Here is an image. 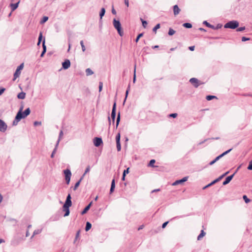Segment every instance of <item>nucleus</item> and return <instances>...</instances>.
<instances>
[{
    "label": "nucleus",
    "instance_id": "dca6fc26",
    "mask_svg": "<svg viewBox=\"0 0 252 252\" xmlns=\"http://www.w3.org/2000/svg\"><path fill=\"white\" fill-rule=\"evenodd\" d=\"M115 188V179H113L112 181V182H111V188H110V194L112 193L114 191Z\"/></svg>",
    "mask_w": 252,
    "mask_h": 252
},
{
    "label": "nucleus",
    "instance_id": "bb28decb",
    "mask_svg": "<svg viewBox=\"0 0 252 252\" xmlns=\"http://www.w3.org/2000/svg\"><path fill=\"white\" fill-rule=\"evenodd\" d=\"M183 26L187 29H190L192 28V25L189 23H185L183 24Z\"/></svg>",
    "mask_w": 252,
    "mask_h": 252
},
{
    "label": "nucleus",
    "instance_id": "393cba45",
    "mask_svg": "<svg viewBox=\"0 0 252 252\" xmlns=\"http://www.w3.org/2000/svg\"><path fill=\"white\" fill-rule=\"evenodd\" d=\"M91 227H92V224L90 222L87 221L86 222V224L85 230L86 231H88L91 228Z\"/></svg>",
    "mask_w": 252,
    "mask_h": 252
},
{
    "label": "nucleus",
    "instance_id": "0eeeda50",
    "mask_svg": "<svg viewBox=\"0 0 252 252\" xmlns=\"http://www.w3.org/2000/svg\"><path fill=\"white\" fill-rule=\"evenodd\" d=\"M64 174L65 175V180L66 181V183L68 185L70 181V178L71 176V172L70 170L68 169H66L63 171Z\"/></svg>",
    "mask_w": 252,
    "mask_h": 252
},
{
    "label": "nucleus",
    "instance_id": "c9c22d12",
    "mask_svg": "<svg viewBox=\"0 0 252 252\" xmlns=\"http://www.w3.org/2000/svg\"><path fill=\"white\" fill-rule=\"evenodd\" d=\"M143 36V33H139L137 36L136 37L135 40V41L136 42H137L138 41V40H139L140 38H141V37H142Z\"/></svg>",
    "mask_w": 252,
    "mask_h": 252
},
{
    "label": "nucleus",
    "instance_id": "4be33fe9",
    "mask_svg": "<svg viewBox=\"0 0 252 252\" xmlns=\"http://www.w3.org/2000/svg\"><path fill=\"white\" fill-rule=\"evenodd\" d=\"M121 119V115L120 112H119L117 115V119H116V128H118V126L119 125Z\"/></svg>",
    "mask_w": 252,
    "mask_h": 252
},
{
    "label": "nucleus",
    "instance_id": "a19ab883",
    "mask_svg": "<svg viewBox=\"0 0 252 252\" xmlns=\"http://www.w3.org/2000/svg\"><path fill=\"white\" fill-rule=\"evenodd\" d=\"M141 20L143 26L144 28H146V26L148 24L147 22L146 21H145V20H143L142 18H141Z\"/></svg>",
    "mask_w": 252,
    "mask_h": 252
},
{
    "label": "nucleus",
    "instance_id": "338daca9",
    "mask_svg": "<svg viewBox=\"0 0 252 252\" xmlns=\"http://www.w3.org/2000/svg\"><path fill=\"white\" fill-rule=\"evenodd\" d=\"M224 156L223 153H222L221 154H220V155H219V156L217 157L218 158H219V159H220V158H221L222 157H223Z\"/></svg>",
    "mask_w": 252,
    "mask_h": 252
},
{
    "label": "nucleus",
    "instance_id": "9b49d317",
    "mask_svg": "<svg viewBox=\"0 0 252 252\" xmlns=\"http://www.w3.org/2000/svg\"><path fill=\"white\" fill-rule=\"evenodd\" d=\"M189 82L191 83L195 88H197L200 85L199 80L195 78H191L190 79Z\"/></svg>",
    "mask_w": 252,
    "mask_h": 252
},
{
    "label": "nucleus",
    "instance_id": "bf43d9fd",
    "mask_svg": "<svg viewBox=\"0 0 252 252\" xmlns=\"http://www.w3.org/2000/svg\"><path fill=\"white\" fill-rule=\"evenodd\" d=\"M128 90H126V96H125V100H124V102L126 101V99L127 98V95L128 94Z\"/></svg>",
    "mask_w": 252,
    "mask_h": 252
},
{
    "label": "nucleus",
    "instance_id": "5fc2aeb1",
    "mask_svg": "<svg viewBox=\"0 0 252 252\" xmlns=\"http://www.w3.org/2000/svg\"><path fill=\"white\" fill-rule=\"evenodd\" d=\"M5 90V89L4 88L1 87L0 88V95H1L4 93Z\"/></svg>",
    "mask_w": 252,
    "mask_h": 252
},
{
    "label": "nucleus",
    "instance_id": "9d476101",
    "mask_svg": "<svg viewBox=\"0 0 252 252\" xmlns=\"http://www.w3.org/2000/svg\"><path fill=\"white\" fill-rule=\"evenodd\" d=\"M102 143V138L100 137H96L94 139V144L95 147H99Z\"/></svg>",
    "mask_w": 252,
    "mask_h": 252
},
{
    "label": "nucleus",
    "instance_id": "473e14b6",
    "mask_svg": "<svg viewBox=\"0 0 252 252\" xmlns=\"http://www.w3.org/2000/svg\"><path fill=\"white\" fill-rule=\"evenodd\" d=\"M38 39V43H37V45H39V44H40L41 41H42V34L41 32H40Z\"/></svg>",
    "mask_w": 252,
    "mask_h": 252
},
{
    "label": "nucleus",
    "instance_id": "20e7f679",
    "mask_svg": "<svg viewBox=\"0 0 252 252\" xmlns=\"http://www.w3.org/2000/svg\"><path fill=\"white\" fill-rule=\"evenodd\" d=\"M113 24L114 28L117 30L119 34L121 36H122L124 34V32L122 30L121 24L119 20H117L116 19H114Z\"/></svg>",
    "mask_w": 252,
    "mask_h": 252
},
{
    "label": "nucleus",
    "instance_id": "6ab92c4d",
    "mask_svg": "<svg viewBox=\"0 0 252 252\" xmlns=\"http://www.w3.org/2000/svg\"><path fill=\"white\" fill-rule=\"evenodd\" d=\"M25 96H26V94L25 93H24L23 92H22L18 94L17 95V97L19 99H23L25 98Z\"/></svg>",
    "mask_w": 252,
    "mask_h": 252
},
{
    "label": "nucleus",
    "instance_id": "c756f323",
    "mask_svg": "<svg viewBox=\"0 0 252 252\" xmlns=\"http://www.w3.org/2000/svg\"><path fill=\"white\" fill-rule=\"evenodd\" d=\"M58 145H57V144H56L55 145V147L54 148V149L53 150L52 154H51V157L52 158H53L54 157V155L56 153V151H57V148H58Z\"/></svg>",
    "mask_w": 252,
    "mask_h": 252
},
{
    "label": "nucleus",
    "instance_id": "a878e982",
    "mask_svg": "<svg viewBox=\"0 0 252 252\" xmlns=\"http://www.w3.org/2000/svg\"><path fill=\"white\" fill-rule=\"evenodd\" d=\"M206 234V233L204 231V230H202L200 234L197 237V240H200L203 237H204Z\"/></svg>",
    "mask_w": 252,
    "mask_h": 252
},
{
    "label": "nucleus",
    "instance_id": "7ed1b4c3",
    "mask_svg": "<svg viewBox=\"0 0 252 252\" xmlns=\"http://www.w3.org/2000/svg\"><path fill=\"white\" fill-rule=\"evenodd\" d=\"M116 102H115L113 105L112 110L111 114V118L109 116H108V117L109 126H110L111 125V118L112 119L113 125L114 124L115 120V118H116Z\"/></svg>",
    "mask_w": 252,
    "mask_h": 252
},
{
    "label": "nucleus",
    "instance_id": "2f4dec72",
    "mask_svg": "<svg viewBox=\"0 0 252 252\" xmlns=\"http://www.w3.org/2000/svg\"><path fill=\"white\" fill-rule=\"evenodd\" d=\"M175 33V31H174L172 28H169V31H168V35H173Z\"/></svg>",
    "mask_w": 252,
    "mask_h": 252
},
{
    "label": "nucleus",
    "instance_id": "1a4fd4ad",
    "mask_svg": "<svg viewBox=\"0 0 252 252\" xmlns=\"http://www.w3.org/2000/svg\"><path fill=\"white\" fill-rule=\"evenodd\" d=\"M188 178L189 177L188 176H186V177H184L182 179L176 180V181H175L174 183H172V186H176L179 184H182L184 183V182H186L188 180Z\"/></svg>",
    "mask_w": 252,
    "mask_h": 252
},
{
    "label": "nucleus",
    "instance_id": "39448f33",
    "mask_svg": "<svg viewBox=\"0 0 252 252\" xmlns=\"http://www.w3.org/2000/svg\"><path fill=\"white\" fill-rule=\"evenodd\" d=\"M239 23L237 21L232 20L228 22L224 25L225 29H235L239 26Z\"/></svg>",
    "mask_w": 252,
    "mask_h": 252
},
{
    "label": "nucleus",
    "instance_id": "b1692460",
    "mask_svg": "<svg viewBox=\"0 0 252 252\" xmlns=\"http://www.w3.org/2000/svg\"><path fill=\"white\" fill-rule=\"evenodd\" d=\"M105 13V9L104 8H102L100 10V13H99V16L100 19H101L103 17V16L104 15Z\"/></svg>",
    "mask_w": 252,
    "mask_h": 252
},
{
    "label": "nucleus",
    "instance_id": "49530a36",
    "mask_svg": "<svg viewBox=\"0 0 252 252\" xmlns=\"http://www.w3.org/2000/svg\"><path fill=\"white\" fill-rule=\"evenodd\" d=\"M247 168L250 170H252V160L249 162V164Z\"/></svg>",
    "mask_w": 252,
    "mask_h": 252
},
{
    "label": "nucleus",
    "instance_id": "2eb2a0df",
    "mask_svg": "<svg viewBox=\"0 0 252 252\" xmlns=\"http://www.w3.org/2000/svg\"><path fill=\"white\" fill-rule=\"evenodd\" d=\"M180 11V9L177 5H175L173 6V12L175 16L177 15Z\"/></svg>",
    "mask_w": 252,
    "mask_h": 252
},
{
    "label": "nucleus",
    "instance_id": "680f3d73",
    "mask_svg": "<svg viewBox=\"0 0 252 252\" xmlns=\"http://www.w3.org/2000/svg\"><path fill=\"white\" fill-rule=\"evenodd\" d=\"M194 46H190L189 47V50L191 51H194Z\"/></svg>",
    "mask_w": 252,
    "mask_h": 252
},
{
    "label": "nucleus",
    "instance_id": "a18cd8bd",
    "mask_svg": "<svg viewBox=\"0 0 252 252\" xmlns=\"http://www.w3.org/2000/svg\"><path fill=\"white\" fill-rule=\"evenodd\" d=\"M103 87V83L102 82H99V92H101L102 91Z\"/></svg>",
    "mask_w": 252,
    "mask_h": 252
},
{
    "label": "nucleus",
    "instance_id": "13d9d810",
    "mask_svg": "<svg viewBox=\"0 0 252 252\" xmlns=\"http://www.w3.org/2000/svg\"><path fill=\"white\" fill-rule=\"evenodd\" d=\"M90 167H89V166H88V167L86 169L85 171V173H84V175H83L82 176H83V177H84V176L85 175V174L86 173H87V172H88L90 171Z\"/></svg>",
    "mask_w": 252,
    "mask_h": 252
},
{
    "label": "nucleus",
    "instance_id": "a211bd4d",
    "mask_svg": "<svg viewBox=\"0 0 252 252\" xmlns=\"http://www.w3.org/2000/svg\"><path fill=\"white\" fill-rule=\"evenodd\" d=\"M83 176H82V177L80 179V180L79 181H78L75 183V186H74V187L73 188L74 190H75L77 189V188L79 187V186L80 185V183H81L82 180L83 179Z\"/></svg>",
    "mask_w": 252,
    "mask_h": 252
},
{
    "label": "nucleus",
    "instance_id": "ddd939ff",
    "mask_svg": "<svg viewBox=\"0 0 252 252\" xmlns=\"http://www.w3.org/2000/svg\"><path fill=\"white\" fill-rule=\"evenodd\" d=\"M234 176V174H233L232 175H230V176H227L225 180L223 182V185H226L227 184H228L231 181V180L232 179V178H233Z\"/></svg>",
    "mask_w": 252,
    "mask_h": 252
},
{
    "label": "nucleus",
    "instance_id": "412c9836",
    "mask_svg": "<svg viewBox=\"0 0 252 252\" xmlns=\"http://www.w3.org/2000/svg\"><path fill=\"white\" fill-rule=\"evenodd\" d=\"M42 230V228H38L37 229H35L33 233H32V237L36 235H37L41 232Z\"/></svg>",
    "mask_w": 252,
    "mask_h": 252
},
{
    "label": "nucleus",
    "instance_id": "c03bdc74",
    "mask_svg": "<svg viewBox=\"0 0 252 252\" xmlns=\"http://www.w3.org/2000/svg\"><path fill=\"white\" fill-rule=\"evenodd\" d=\"M135 71H136V64H135V65H134V75H133V83H135V82L136 81Z\"/></svg>",
    "mask_w": 252,
    "mask_h": 252
},
{
    "label": "nucleus",
    "instance_id": "c85d7f7f",
    "mask_svg": "<svg viewBox=\"0 0 252 252\" xmlns=\"http://www.w3.org/2000/svg\"><path fill=\"white\" fill-rule=\"evenodd\" d=\"M217 182V180H216V179L215 180H214L213 181H212L211 183H210V184H209L208 185H207V186H205L204 188H203V189H205L207 188H208L209 187H210L212 185H213L214 184H215V183H216Z\"/></svg>",
    "mask_w": 252,
    "mask_h": 252
},
{
    "label": "nucleus",
    "instance_id": "ea45409f",
    "mask_svg": "<svg viewBox=\"0 0 252 252\" xmlns=\"http://www.w3.org/2000/svg\"><path fill=\"white\" fill-rule=\"evenodd\" d=\"M219 158H218L217 157H216L213 160H212V161H211L209 164L210 165H212L213 164H214L216 162H217L218 160H219Z\"/></svg>",
    "mask_w": 252,
    "mask_h": 252
},
{
    "label": "nucleus",
    "instance_id": "603ef678",
    "mask_svg": "<svg viewBox=\"0 0 252 252\" xmlns=\"http://www.w3.org/2000/svg\"><path fill=\"white\" fill-rule=\"evenodd\" d=\"M203 24L206 25L208 28H210V26L211 25V24L209 23H208L207 21H204Z\"/></svg>",
    "mask_w": 252,
    "mask_h": 252
},
{
    "label": "nucleus",
    "instance_id": "f8f14e48",
    "mask_svg": "<svg viewBox=\"0 0 252 252\" xmlns=\"http://www.w3.org/2000/svg\"><path fill=\"white\" fill-rule=\"evenodd\" d=\"M70 66V62L68 59H66L62 63V67L64 69H67Z\"/></svg>",
    "mask_w": 252,
    "mask_h": 252
},
{
    "label": "nucleus",
    "instance_id": "79ce46f5",
    "mask_svg": "<svg viewBox=\"0 0 252 252\" xmlns=\"http://www.w3.org/2000/svg\"><path fill=\"white\" fill-rule=\"evenodd\" d=\"M246 29L245 27H241L240 28H237L236 29L237 32H242L245 30Z\"/></svg>",
    "mask_w": 252,
    "mask_h": 252
},
{
    "label": "nucleus",
    "instance_id": "8fccbe9b",
    "mask_svg": "<svg viewBox=\"0 0 252 252\" xmlns=\"http://www.w3.org/2000/svg\"><path fill=\"white\" fill-rule=\"evenodd\" d=\"M129 168H127L123 172V175L126 176V174H128L129 173Z\"/></svg>",
    "mask_w": 252,
    "mask_h": 252
},
{
    "label": "nucleus",
    "instance_id": "0e129e2a",
    "mask_svg": "<svg viewBox=\"0 0 252 252\" xmlns=\"http://www.w3.org/2000/svg\"><path fill=\"white\" fill-rule=\"evenodd\" d=\"M112 13L114 15H116V11L114 9V8H113L112 9Z\"/></svg>",
    "mask_w": 252,
    "mask_h": 252
},
{
    "label": "nucleus",
    "instance_id": "052dcab7",
    "mask_svg": "<svg viewBox=\"0 0 252 252\" xmlns=\"http://www.w3.org/2000/svg\"><path fill=\"white\" fill-rule=\"evenodd\" d=\"M222 27V25L220 24H218L217 26L215 27L216 30H218L220 29Z\"/></svg>",
    "mask_w": 252,
    "mask_h": 252
},
{
    "label": "nucleus",
    "instance_id": "e433bc0d",
    "mask_svg": "<svg viewBox=\"0 0 252 252\" xmlns=\"http://www.w3.org/2000/svg\"><path fill=\"white\" fill-rule=\"evenodd\" d=\"M120 139H121V134H120V133L119 132L116 136V142H120Z\"/></svg>",
    "mask_w": 252,
    "mask_h": 252
},
{
    "label": "nucleus",
    "instance_id": "f3484780",
    "mask_svg": "<svg viewBox=\"0 0 252 252\" xmlns=\"http://www.w3.org/2000/svg\"><path fill=\"white\" fill-rule=\"evenodd\" d=\"M19 2H18L15 3H11L10 4V7L12 11L15 10L18 6Z\"/></svg>",
    "mask_w": 252,
    "mask_h": 252
},
{
    "label": "nucleus",
    "instance_id": "7c9ffc66",
    "mask_svg": "<svg viewBox=\"0 0 252 252\" xmlns=\"http://www.w3.org/2000/svg\"><path fill=\"white\" fill-rule=\"evenodd\" d=\"M243 198L244 200L246 203H248L251 201V200L248 198L246 195H244L243 196Z\"/></svg>",
    "mask_w": 252,
    "mask_h": 252
},
{
    "label": "nucleus",
    "instance_id": "cd10ccee",
    "mask_svg": "<svg viewBox=\"0 0 252 252\" xmlns=\"http://www.w3.org/2000/svg\"><path fill=\"white\" fill-rule=\"evenodd\" d=\"M206 98L207 100L210 101L214 98H217V96L215 95H208L206 96Z\"/></svg>",
    "mask_w": 252,
    "mask_h": 252
},
{
    "label": "nucleus",
    "instance_id": "3c124183",
    "mask_svg": "<svg viewBox=\"0 0 252 252\" xmlns=\"http://www.w3.org/2000/svg\"><path fill=\"white\" fill-rule=\"evenodd\" d=\"M250 39H251L250 38L246 37L245 36H243L242 37V41L243 42L250 40Z\"/></svg>",
    "mask_w": 252,
    "mask_h": 252
},
{
    "label": "nucleus",
    "instance_id": "aec40b11",
    "mask_svg": "<svg viewBox=\"0 0 252 252\" xmlns=\"http://www.w3.org/2000/svg\"><path fill=\"white\" fill-rule=\"evenodd\" d=\"M63 130H61L60 133H59V138H58V139L57 141V143L56 144H57V145H59V143H60V141H61V140L62 139V137L63 136Z\"/></svg>",
    "mask_w": 252,
    "mask_h": 252
},
{
    "label": "nucleus",
    "instance_id": "6e6552de",
    "mask_svg": "<svg viewBox=\"0 0 252 252\" xmlns=\"http://www.w3.org/2000/svg\"><path fill=\"white\" fill-rule=\"evenodd\" d=\"M7 128V126L6 123L2 120L0 119V131L4 132Z\"/></svg>",
    "mask_w": 252,
    "mask_h": 252
},
{
    "label": "nucleus",
    "instance_id": "72a5a7b5",
    "mask_svg": "<svg viewBox=\"0 0 252 252\" xmlns=\"http://www.w3.org/2000/svg\"><path fill=\"white\" fill-rule=\"evenodd\" d=\"M116 147L118 151H120L121 150V145L120 142H116Z\"/></svg>",
    "mask_w": 252,
    "mask_h": 252
},
{
    "label": "nucleus",
    "instance_id": "4d7b16f0",
    "mask_svg": "<svg viewBox=\"0 0 252 252\" xmlns=\"http://www.w3.org/2000/svg\"><path fill=\"white\" fill-rule=\"evenodd\" d=\"M231 150H232V149H230L226 151L225 152H223V154L224 156L225 155H226V154H228Z\"/></svg>",
    "mask_w": 252,
    "mask_h": 252
},
{
    "label": "nucleus",
    "instance_id": "09e8293b",
    "mask_svg": "<svg viewBox=\"0 0 252 252\" xmlns=\"http://www.w3.org/2000/svg\"><path fill=\"white\" fill-rule=\"evenodd\" d=\"M177 116V113H172V114H170L169 115V117H172V118H176Z\"/></svg>",
    "mask_w": 252,
    "mask_h": 252
},
{
    "label": "nucleus",
    "instance_id": "37998d69",
    "mask_svg": "<svg viewBox=\"0 0 252 252\" xmlns=\"http://www.w3.org/2000/svg\"><path fill=\"white\" fill-rule=\"evenodd\" d=\"M156 161L155 159H151L150 161V162L149 163V165L150 166H152V167H153L154 166V164L155 163Z\"/></svg>",
    "mask_w": 252,
    "mask_h": 252
},
{
    "label": "nucleus",
    "instance_id": "4c0bfd02",
    "mask_svg": "<svg viewBox=\"0 0 252 252\" xmlns=\"http://www.w3.org/2000/svg\"><path fill=\"white\" fill-rule=\"evenodd\" d=\"M42 47H43V51L46 52V47L45 45V40L44 38L42 41Z\"/></svg>",
    "mask_w": 252,
    "mask_h": 252
},
{
    "label": "nucleus",
    "instance_id": "de8ad7c7",
    "mask_svg": "<svg viewBox=\"0 0 252 252\" xmlns=\"http://www.w3.org/2000/svg\"><path fill=\"white\" fill-rule=\"evenodd\" d=\"M41 125V122L35 121L33 123V125L35 126H40Z\"/></svg>",
    "mask_w": 252,
    "mask_h": 252
},
{
    "label": "nucleus",
    "instance_id": "f03ea898",
    "mask_svg": "<svg viewBox=\"0 0 252 252\" xmlns=\"http://www.w3.org/2000/svg\"><path fill=\"white\" fill-rule=\"evenodd\" d=\"M72 205L71 196V194L69 193L67 195L66 200L63 205V211L65 212L64 217L68 216L69 215L70 211L69 207Z\"/></svg>",
    "mask_w": 252,
    "mask_h": 252
},
{
    "label": "nucleus",
    "instance_id": "6e6d98bb",
    "mask_svg": "<svg viewBox=\"0 0 252 252\" xmlns=\"http://www.w3.org/2000/svg\"><path fill=\"white\" fill-rule=\"evenodd\" d=\"M169 221H165L164 222L162 225V228H164L167 225V224L168 223Z\"/></svg>",
    "mask_w": 252,
    "mask_h": 252
},
{
    "label": "nucleus",
    "instance_id": "58836bf2",
    "mask_svg": "<svg viewBox=\"0 0 252 252\" xmlns=\"http://www.w3.org/2000/svg\"><path fill=\"white\" fill-rule=\"evenodd\" d=\"M160 28V24H158L157 25H156V26L153 28V31L154 32H156L157 30L158 29Z\"/></svg>",
    "mask_w": 252,
    "mask_h": 252
},
{
    "label": "nucleus",
    "instance_id": "864d4df0",
    "mask_svg": "<svg viewBox=\"0 0 252 252\" xmlns=\"http://www.w3.org/2000/svg\"><path fill=\"white\" fill-rule=\"evenodd\" d=\"M225 176V175L222 174L220 176L219 178L216 179L217 180V182L220 181L222 178H223Z\"/></svg>",
    "mask_w": 252,
    "mask_h": 252
},
{
    "label": "nucleus",
    "instance_id": "774afa93",
    "mask_svg": "<svg viewBox=\"0 0 252 252\" xmlns=\"http://www.w3.org/2000/svg\"><path fill=\"white\" fill-rule=\"evenodd\" d=\"M81 48H82V51L85 52L86 50V48H85V45H83L82 46H81Z\"/></svg>",
    "mask_w": 252,
    "mask_h": 252
},
{
    "label": "nucleus",
    "instance_id": "423d86ee",
    "mask_svg": "<svg viewBox=\"0 0 252 252\" xmlns=\"http://www.w3.org/2000/svg\"><path fill=\"white\" fill-rule=\"evenodd\" d=\"M24 67V63H21L20 65L18 66L17 68L15 73H14V77L13 80H15L18 77H19L21 74V70L23 69Z\"/></svg>",
    "mask_w": 252,
    "mask_h": 252
},
{
    "label": "nucleus",
    "instance_id": "e2e57ef3",
    "mask_svg": "<svg viewBox=\"0 0 252 252\" xmlns=\"http://www.w3.org/2000/svg\"><path fill=\"white\" fill-rule=\"evenodd\" d=\"M125 4L128 7L129 6L128 0H124Z\"/></svg>",
    "mask_w": 252,
    "mask_h": 252
},
{
    "label": "nucleus",
    "instance_id": "69168bd1",
    "mask_svg": "<svg viewBox=\"0 0 252 252\" xmlns=\"http://www.w3.org/2000/svg\"><path fill=\"white\" fill-rule=\"evenodd\" d=\"M198 30L200 31H202V32H206V30L205 29H204V28H199L198 29Z\"/></svg>",
    "mask_w": 252,
    "mask_h": 252
},
{
    "label": "nucleus",
    "instance_id": "5701e85b",
    "mask_svg": "<svg viewBox=\"0 0 252 252\" xmlns=\"http://www.w3.org/2000/svg\"><path fill=\"white\" fill-rule=\"evenodd\" d=\"M86 73L87 76H90L94 74L93 71L90 68H88L86 69Z\"/></svg>",
    "mask_w": 252,
    "mask_h": 252
},
{
    "label": "nucleus",
    "instance_id": "f704fd0d",
    "mask_svg": "<svg viewBox=\"0 0 252 252\" xmlns=\"http://www.w3.org/2000/svg\"><path fill=\"white\" fill-rule=\"evenodd\" d=\"M48 20V17L47 16H44L42 19L40 21V24H43L45 23Z\"/></svg>",
    "mask_w": 252,
    "mask_h": 252
},
{
    "label": "nucleus",
    "instance_id": "4468645a",
    "mask_svg": "<svg viewBox=\"0 0 252 252\" xmlns=\"http://www.w3.org/2000/svg\"><path fill=\"white\" fill-rule=\"evenodd\" d=\"M92 204V202H91L87 206L85 207V208L84 209V210L81 212V215H84L86 214L89 210L90 209L91 206Z\"/></svg>",
    "mask_w": 252,
    "mask_h": 252
},
{
    "label": "nucleus",
    "instance_id": "f257e3e1",
    "mask_svg": "<svg viewBox=\"0 0 252 252\" xmlns=\"http://www.w3.org/2000/svg\"><path fill=\"white\" fill-rule=\"evenodd\" d=\"M24 106L21 105L17 112L14 120L13 121V125H17L18 123L22 119L25 118L31 113V109L30 108H27L24 111H23Z\"/></svg>",
    "mask_w": 252,
    "mask_h": 252
}]
</instances>
